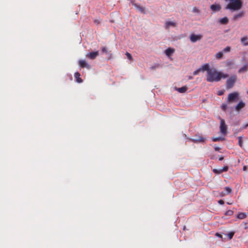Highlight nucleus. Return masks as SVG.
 Here are the masks:
<instances>
[{
    "label": "nucleus",
    "mask_w": 248,
    "mask_h": 248,
    "mask_svg": "<svg viewBox=\"0 0 248 248\" xmlns=\"http://www.w3.org/2000/svg\"><path fill=\"white\" fill-rule=\"evenodd\" d=\"M228 77V74L218 72L215 68H212L207 74L206 80L210 82H218L221 78H226Z\"/></svg>",
    "instance_id": "nucleus-1"
},
{
    "label": "nucleus",
    "mask_w": 248,
    "mask_h": 248,
    "mask_svg": "<svg viewBox=\"0 0 248 248\" xmlns=\"http://www.w3.org/2000/svg\"><path fill=\"white\" fill-rule=\"evenodd\" d=\"M226 2H229L225 9L231 11H235L241 9L243 6L242 0H224Z\"/></svg>",
    "instance_id": "nucleus-2"
},
{
    "label": "nucleus",
    "mask_w": 248,
    "mask_h": 248,
    "mask_svg": "<svg viewBox=\"0 0 248 248\" xmlns=\"http://www.w3.org/2000/svg\"><path fill=\"white\" fill-rule=\"evenodd\" d=\"M237 76L233 75L229 78L226 81V87L227 89H231L233 87L234 83L236 81Z\"/></svg>",
    "instance_id": "nucleus-3"
},
{
    "label": "nucleus",
    "mask_w": 248,
    "mask_h": 248,
    "mask_svg": "<svg viewBox=\"0 0 248 248\" xmlns=\"http://www.w3.org/2000/svg\"><path fill=\"white\" fill-rule=\"evenodd\" d=\"M239 94L237 92H233L229 94L227 102L229 103L235 102L239 99Z\"/></svg>",
    "instance_id": "nucleus-4"
},
{
    "label": "nucleus",
    "mask_w": 248,
    "mask_h": 248,
    "mask_svg": "<svg viewBox=\"0 0 248 248\" xmlns=\"http://www.w3.org/2000/svg\"><path fill=\"white\" fill-rule=\"evenodd\" d=\"M220 121V125L219 127L220 132L224 136L227 134V125H226L224 119H222L220 117H218Z\"/></svg>",
    "instance_id": "nucleus-5"
},
{
    "label": "nucleus",
    "mask_w": 248,
    "mask_h": 248,
    "mask_svg": "<svg viewBox=\"0 0 248 248\" xmlns=\"http://www.w3.org/2000/svg\"><path fill=\"white\" fill-rule=\"evenodd\" d=\"M203 36L202 34H191L190 35V40L191 42L193 43H195L197 42L198 40H200L202 39Z\"/></svg>",
    "instance_id": "nucleus-6"
},
{
    "label": "nucleus",
    "mask_w": 248,
    "mask_h": 248,
    "mask_svg": "<svg viewBox=\"0 0 248 248\" xmlns=\"http://www.w3.org/2000/svg\"><path fill=\"white\" fill-rule=\"evenodd\" d=\"M131 3H132V5L134 6L141 13H145L144 8L137 4L134 0H131Z\"/></svg>",
    "instance_id": "nucleus-7"
},
{
    "label": "nucleus",
    "mask_w": 248,
    "mask_h": 248,
    "mask_svg": "<svg viewBox=\"0 0 248 248\" xmlns=\"http://www.w3.org/2000/svg\"><path fill=\"white\" fill-rule=\"evenodd\" d=\"M98 55L99 52L98 51H96L95 52H92L88 53L86 55V57L91 60H93Z\"/></svg>",
    "instance_id": "nucleus-8"
},
{
    "label": "nucleus",
    "mask_w": 248,
    "mask_h": 248,
    "mask_svg": "<svg viewBox=\"0 0 248 248\" xmlns=\"http://www.w3.org/2000/svg\"><path fill=\"white\" fill-rule=\"evenodd\" d=\"M228 169H229V167L227 166H224L223 168L219 169H215L213 170V171L215 173L220 174V173H222L223 172L228 171Z\"/></svg>",
    "instance_id": "nucleus-9"
},
{
    "label": "nucleus",
    "mask_w": 248,
    "mask_h": 248,
    "mask_svg": "<svg viewBox=\"0 0 248 248\" xmlns=\"http://www.w3.org/2000/svg\"><path fill=\"white\" fill-rule=\"evenodd\" d=\"M78 64L80 67L82 68H87L88 69L90 68V66L86 62L85 60H80L78 62Z\"/></svg>",
    "instance_id": "nucleus-10"
},
{
    "label": "nucleus",
    "mask_w": 248,
    "mask_h": 248,
    "mask_svg": "<svg viewBox=\"0 0 248 248\" xmlns=\"http://www.w3.org/2000/svg\"><path fill=\"white\" fill-rule=\"evenodd\" d=\"M211 69L212 68H210L208 63L204 64L200 68L201 71L204 72L206 71L207 72V74L210 70H211Z\"/></svg>",
    "instance_id": "nucleus-11"
},
{
    "label": "nucleus",
    "mask_w": 248,
    "mask_h": 248,
    "mask_svg": "<svg viewBox=\"0 0 248 248\" xmlns=\"http://www.w3.org/2000/svg\"><path fill=\"white\" fill-rule=\"evenodd\" d=\"M211 9L214 12L219 11L221 9V6L218 4H212L210 6Z\"/></svg>",
    "instance_id": "nucleus-12"
},
{
    "label": "nucleus",
    "mask_w": 248,
    "mask_h": 248,
    "mask_svg": "<svg viewBox=\"0 0 248 248\" xmlns=\"http://www.w3.org/2000/svg\"><path fill=\"white\" fill-rule=\"evenodd\" d=\"M245 106V103L243 101H240L239 103L235 106V109L236 111H240Z\"/></svg>",
    "instance_id": "nucleus-13"
},
{
    "label": "nucleus",
    "mask_w": 248,
    "mask_h": 248,
    "mask_svg": "<svg viewBox=\"0 0 248 248\" xmlns=\"http://www.w3.org/2000/svg\"><path fill=\"white\" fill-rule=\"evenodd\" d=\"M175 51V49L174 48H168L165 50V54L166 55L170 57V56Z\"/></svg>",
    "instance_id": "nucleus-14"
},
{
    "label": "nucleus",
    "mask_w": 248,
    "mask_h": 248,
    "mask_svg": "<svg viewBox=\"0 0 248 248\" xmlns=\"http://www.w3.org/2000/svg\"><path fill=\"white\" fill-rule=\"evenodd\" d=\"M80 75L79 72H76L74 74L75 78L78 83H81L82 82V79L80 78Z\"/></svg>",
    "instance_id": "nucleus-15"
},
{
    "label": "nucleus",
    "mask_w": 248,
    "mask_h": 248,
    "mask_svg": "<svg viewBox=\"0 0 248 248\" xmlns=\"http://www.w3.org/2000/svg\"><path fill=\"white\" fill-rule=\"evenodd\" d=\"M244 16V12L242 11V12H240L239 13L234 15L233 16V19L235 20L238 19L239 18L242 17L243 16Z\"/></svg>",
    "instance_id": "nucleus-16"
},
{
    "label": "nucleus",
    "mask_w": 248,
    "mask_h": 248,
    "mask_svg": "<svg viewBox=\"0 0 248 248\" xmlns=\"http://www.w3.org/2000/svg\"><path fill=\"white\" fill-rule=\"evenodd\" d=\"M248 70V64H245L239 69V70H238V72L239 73H244L245 72H247Z\"/></svg>",
    "instance_id": "nucleus-17"
},
{
    "label": "nucleus",
    "mask_w": 248,
    "mask_h": 248,
    "mask_svg": "<svg viewBox=\"0 0 248 248\" xmlns=\"http://www.w3.org/2000/svg\"><path fill=\"white\" fill-rule=\"evenodd\" d=\"M247 217V214L244 212L239 213L237 215V217L240 219H243Z\"/></svg>",
    "instance_id": "nucleus-18"
},
{
    "label": "nucleus",
    "mask_w": 248,
    "mask_h": 248,
    "mask_svg": "<svg viewBox=\"0 0 248 248\" xmlns=\"http://www.w3.org/2000/svg\"><path fill=\"white\" fill-rule=\"evenodd\" d=\"M187 89L188 88L186 86H184L181 88H177L176 90L180 93H185L186 92Z\"/></svg>",
    "instance_id": "nucleus-19"
},
{
    "label": "nucleus",
    "mask_w": 248,
    "mask_h": 248,
    "mask_svg": "<svg viewBox=\"0 0 248 248\" xmlns=\"http://www.w3.org/2000/svg\"><path fill=\"white\" fill-rule=\"evenodd\" d=\"M195 142H202L205 141V138L202 137H199L193 140Z\"/></svg>",
    "instance_id": "nucleus-20"
},
{
    "label": "nucleus",
    "mask_w": 248,
    "mask_h": 248,
    "mask_svg": "<svg viewBox=\"0 0 248 248\" xmlns=\"http://www.w3.org/2000/svg\"><path fill=\"white\" fill-rule=\"evenodd\" d=\"M241 42L245 46H248V38L247 36L242 37L241 39Z\"/></svg>",
    "instance_id": "nucleus-21"
},
{
    "label": "nucleus",
    "mask_w": 248,
    "mask_h": 248,
    "mask_svg": "<svg viewBox=\"0 0 248 248\" xmlns=\"http://www.w3.org/2000/svg\"><path fill=\"white\" fill-rule=\"evenodd\" d=\"M229 22V19L227 17H224L220 19L219 22L222 24H227Z\"/></svg>",
    "instance_id": "nucleus-22"
},
{
    "label": "nucleus",
    "mask_w": 248,
    "mask_h": 248,
    "mask_svg": "<svg viewBox=\"0 0 248 248\" xmlns=\"http://www.w3.org/2000/svg\"><path fill=\"white\" fill-rule=\"evenodd\" d=\"M165 25H166V28H168V27H169L170 26H175L176 24L173 22L167 21V22H166Z\"/></svg>",
    "instance_id": "nucleus-23"
},
{
    "label": "nucleus",
    "mask_w": 248,
    "mask_h": 248,
    "mask_svg": "<svg viewBox=\"0 0 248 248\" xmlns=\"http://www.w3.org/2000/svg\"><path fill=\"white\" fill-rule=\"evenodd\" d=\"M223 52L221 51H220L216 54L215 57L217 59H220L223 57Z\"/></svg>",
    "instance_id": "nucleus-24"
},
{
    "label": "nucleus",
    "mask_w": 248,
    "mask_h": 248,
    "mask_svg": "<svg viewBox=\"0 0 248 248\" xmlns=\"http://www.w3.org/2000/svg\"><path fill=\"white\" fill-rule=\"evenodd\" d=\"M225 190L226 191V194H229L232 192V189L231 187L226 186L224 188Z\"/></svg>",
    "instance_id": "nucleus-25"
},
{
    "label": "nucleus",
    "mask_w": 248,
    "mask_h": 248,
    "mask_svg": "<svg viewBox=\"0 0 248 248\" xmlns=\"http://www.w3.org/2000/svg\"><path fill=\"white\" fill-rule=\"evenodd\" d=\"M238 139V144L242 148L243 146V140L242 137H239Z\"/></svg>",
    "instance_id": "nucleus-26"
},
{
    "label": "nucleus",
    "mask_w": 248,
    "mask_h": 248,
    "mask_svg": "<svg viewBox=\"0 0 248 248\" xmlns=\"http://www.w3.org/2000/svg\"><path fill=\"white\" fill-rule=\"evenodd\" d=\"M233 214V212L232 210H229L226 211L225 213L226 216H232Z\"/></svg>",
    "instance_id": "nucleus-27"
},
{
    "label": "nucleus",
    "mask_w": 248,
    "mask_h": 248,
    "mask_svg": "<svg viewBox=\"0 0 248 248\" xmlns=\"http://www.w3.org/2000/svg\"><path fill=\"white\" fill-rule=\"evenodd\" d=\"M228 108V105L226 104L223 103L221 106V108L223 111H225Z\"/></svg>",
    "instance_id": "nucleus-28"
},
{
    "label": "nucleus",
    "mask_w": 248,
    "mask_h": 248,
    "mask_svg": "<svg viewBox=\"0 0 248 248\" xmlns=\"http://www.w3.org/2000/svg\"><path fill=\"white\" fill-rule=\"evenodd\" d=\"M125 55L126 56L128 59H129V60H132V56L129 53L126 52L125 53Z\"/></svg>",
    "instance_id": "nucleus-29"
},
{
    "label": "nucleus",
    "mask_w": 248,
    "mask_h": 248,
    "mask_svg": "<svg viewBox=\"0 0 248 248\" xmlns=\"http://www.w3.org/2000/svg\"><path fill=\"white\" fill-rule=\"evenodd\" d=\"M234 232H231L228 233V237H229L230 240L232 239V237L234 235Z\"/></svg>",
    "instance_id": "nucleus-30"
},
{
    "label": "nucleus",
    "mask_w": 248,
    "mask_h": 248,
    "mask_svg": "<svg viewBox=\"0 0 248 248\" xmlns=\"http://www.w3.org/2000/svg\"><path fill=\"white\" fill-rule=\"evenodd\" d=\"M222 140V139L221 138H220V137L213 138V140L214 141H220V140Z\"/></svg>",
    "instance_id": "nucleus-31"
},
{
    "label": "nucleus",
    "mask_w": 248,
    "mask_h": 248,
    "mask_svg": "<svg viewBox=\"0 0 248 248\" xmlns=\"http://www.w3.org/2000/svg\"><path fill=\"white\" fill-rule=\"evenodd\" d=\"M201 72V70L200 69V68L197 69L196 70H195L194 72H193V75H198L200 72Z\"/></svg>",
    "instance_id": "nucleus-32"
},
{
    "label": "nucleus",
    "mask_w": 248,
    "mask_h": 248,
    "mask_svg": "<svg viewBox=\"0 0 248 248\" xmlns=\"http://www.w3.org/2000/svg\"><path fill=\"white\" fill-rule=\"evenodd\" d=\"M231 50V47L230 46H227L224 49L223 51L224 52H229Z\"/></svg>",
    "instance_id": "nucleus-33"
},
{
    "label": "nucleus",
    "mask_w": 248,
    "mask_h": 248,
    "mask_svg": "<svg viewBox=\"0 0 248 248\" xmlns=\"http://www.w3.org/2000/svg\"><path fill=\"white\" fill-rule=\"evenodd\" d=\"M192 11L194 13H199V9L198 8H197L196 7H194L193 8Z\"/></svg>",
    "instance_id": "nucleus-34"
},
{
    "label": "nucleus",
    "mask_w": 248,
    "mask_h": 248,
    "mask_svg": "<svg viewBox=\"0 0 248 248\" xmlns=\"http://www.w3.org/2000/svg\"><path fill=\"white\" fill-rule=\"evenodd\" d=\"M233 64L234 63L232 62H227L226 65L227 66H230L231 65H233Z\"/></svg>",
    "instance_id": "nucleus-35"
},
{
    "label": "nucleus",
    "mask_w": 248,
    "mask_h": 248,
    "mask_svg": "<svg viewBox=\"0 0 248 248\" xmlns=\"http://www.w3.org/2000/svg\"><path fill=\"white\" fill-rule=\"evenodd\" d=\"M102 51L103 53H107V49L106 47H103L102 48Z\"/></svg>",
    "instance_id": "nucleus-36"
},
{
    "label": "nucleus",
    "mask_w": 248,
    "mask_h": 248,
    "mask_svg": "<svg viewBox=\"0 0 248 248\" xmlns=\"http://www.w3.org/2000/svg\"><path fill=\"white\" fill-rule=\"evenodd\" d=\"M215 235H216V236L218 237H219V238H220L222 239V235L221 234H220V233H218V232H217V233L215 234Z\"/></svg>",
    "instance_id": "nucleus-37"
},
{
    "label": "nucleus",
    "mask_w": 248,
    "mask_h": 248,
    "mask_svg": "<svg viewBox=\"0 0 248 248\" xmlns=\"http://www.w3.org/2000/svg\"><path fill=\"white\" fill-rule=\"evenodd\" d=\"M218 202L220 204H223L224 203V202L222 200H219Z\"/></svg>",
    "instance_id": "nucleus-38"
},
{
    "label": "nucleus",
    "mask_w": 248,
    "mask_h": 248,
    "mask_svg": "<svg viewBox=\"0 0 248 248\" xmlns=\"http://www.w3.org/2000/svg\"><path fill=\"white\" fill-rule=\"evenodd\" d=\"M227 194L226 193H224L223 192H222L220 193V195L221 197H224Z\"/></svg>",
    "instance_id": "nucleus-39"
},
{
    "label": "nucleus",
    "mask_w": 248,
    "mask_h": 248,
    "mask_svg": "<svg viewBox=\"0 0 248 248\" xmlns=\"http://www.w3.org/2000/svg\"><path fill=\"white\" fill-rule=\"evenodd\" d=\"M220 149V148L219 147H215V150L216 151H218Z\"/></svg>",
    "instance_id": "nucleus-40"
},
{
    "label": "nucleus",
    "mask_w": 248,
    "mask_h": 248,
    "mask_svg": "<svg viewBox=\"0 0 248 248\" xmlns=\"http://www.w3.org/2000/svg\"><path fill=\"white\" fill-rule=\"evenodd\" d=\"M223 93V92L222 91L219 92L217 93L218 95H221Z\"/></svg>",
    "instance_id": "nucleus-41"
},
{
    "label": "nucleus",
    "mask_w": 248,
    "mask_h": 248,
    "mask_svg": "<svg viewBox=\"0 0 248 248\" xmlns=\"http://www.w3.org/2000/svg\"><path fill=\"white\" fill-rule=\"evenodd\" d=\"M243 170L244 171H246L247 170V167L246 166H244L243 168Z\"/></svg>",
    "instance_id": "nucleus-42"
},
{
    "label": "nucleus",
    "mask_w": 248,
    "mask_h": 248,
    "mask_svg": "<svg viewBox=\"0 0 248 248\" xmlns=\"http://www.w3.org/2000/svg\"><path fill=\"white\" fill-rule=\"evenodd\" d=\"M223 159H224V157H223V156H221L219 158V160L220 161L222 160Z\"/></svg>",
    "instance_id": "nucleus-43"
},
{
    "label": "nucleus",
    "mask_w": 248,
    "mask_h": 248,
    "mask_svg": "<svg viewBox=\"0 0 248 248\" xmlns=\"http://www.w3.org/2000/svg\"><path fill=\"white\" fill-rule=\"evenodd\" d=\"M248 126V124H245L243 126V128H246Z\"/></svg>",
    "instance_id": "nucleus-44"
},
{
    "label": "nucleus",
    "mask_w": 248,
    "mask_h": 248,
    "mask_svg": "<svg viewBox=\"0 0 248 248\" xmlns=\"http://www.w3.org/2000/svg\"><path fill=\"white\" fill-rule=\"evenodd\" d=\"M156 67H158V66H153L151 67V69L154 70L155 69Z\"/></svg>",
    "instance_id": "nucleus-45"
},
{
    "label": "nucleus",
    "mask_w": 248,
    "mask_h": 248,
    "mask_svg": "<svg viewBox=\"0 0 248 248\" xmlns=\"http://www.w3.org/2000/svg\"><path fill=\"white\" fill-rule=\"evenodd\" d=\"M215 158V157L213 156H212L211 158V159H214Z\"/></svg>",
    "instance_id": "nucleus-46"
},
{
    "label": "nucleus",
    "mask_w": 248,
    "mask_h": 248,
    "mask_svg": "<svg viewBox=\"0 0 248 248\" xmlns=\"http://www.w3.org/2000/svg\"><path fill=\"white\" fill-rule=\"evenodd\" d=\"M189 78V79H192V77H190Z\"/></svg>",
    "instance_id": "nucleus-47"
},
{
    "label": "nucleus",
    "mask_w": 248,
    "mask_h": 248,
    "mask_svg": "<svg viewBox=\"0 0 248 248\" xmlns=\"http://www.w3.org/2000/svg\"><path fill=\"white\" fill-rule=\"evenodd\" d=\"M247 93L248 94V91L247 92Z\"/></svg>",
    "instance_id": "nucleus-48"
}]
</instances>
